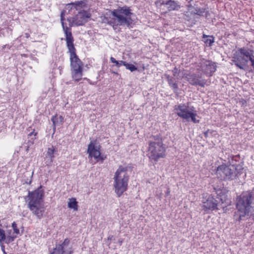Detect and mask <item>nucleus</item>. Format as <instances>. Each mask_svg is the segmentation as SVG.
<instances>
[{"label":"nucleus","instance_id":"1","mask_svg":"<svg viewBox=\"0 0 254 254\" xmlns=\"http://www.w3.org/2000/svg\"><path fill=\"white\" fill-rule=\"evenodd\" d=\"M134 15L130 7L125 5L110 11V14H106L102 17V22L111 26L116 30L119 26L131 27L134 20L131 17Z\"/></svg>","mask_w":254,"mask_h":254},{"label":"nucleus","instance_id":"2","mask_svg":"<svg viewBox=\"0 0 254 254\" xmlns=\"http://www.w3.org/2000/svg\"><path fill=\"white\" fill-rule=\"evenodd\" d=\"M254 204V189L249 191L243 192L236 199L237 211L235 212L234 219L240 222L248 216Z\"/></svg>","mask_w":254,"mask_h":254},{"label":"nucleus","instance_id":"3","mask_svg":"<svg viewBox=\"0 0 254 254\" xmlns=\"http://www.w3.org/2000/svg\"><path fill=\"white\" fill-rule=\"evenodd\" d=\"M44 191L40 186L34 191H28V196L25 198L28 207L36 217L41 219L43 217L45 208L43 204Z\"/></svg>","mask_w":254,"mask_h":254},{"label":"nucleus","instance_id":"4","mask_svg":"<svg viewBox=\"0 0 254 254\" xmlns=\"http://www.w3.org/2000/svg\"><path fill=\"white\" fill-rule=\"evenodd\" d=\"M65 41L69 53L71 76L74 81L78 82L83 76V63L76 54V50L74 45V38Z\"/></svg>","mask_w":254,"mask_h":254},{"label":"nucleus","instance_id":"5","mask_svg":"<svg viewBox=\"0 0 254 254\" xmlns=\"http://www.w3.org/2000/svg\"><path fill=\"white\" fill-rule=\"evenodd\" d=\"M243 172V168L240 164H222L217 167L216 175L221 180H234L238 178Z\"/></svg>","mask_w":254,"mask_h":254},{"label":"nucleus","instance_id":"6","mask_svg":"<svg viewBox=\"0 0 254 254\" xmlns=\"http://www.w3.org/2000/svg\"><path fill=\"white\" fill-rule=\"evenodd\" d=\"M127 170V167L120 166L113 178L115 192L119 197L127 189L129 180Z\"/></svg>","mask_w":254,"mask_h":254},{"label":"nucleus","instance_id":"7","mask_svg":"<svg viewBox=\"0 0 254 254\" xmlns=\"http://www.w3.org/2000/svg\"><path fill=\"white\" fill-rule=\"evenodd\" d=\"M174 110L179 117L186 121L189 122L190 120L193 123L199 122V121L196 119L197 111L195 108L193 106L190 105L189 102L175 105Z\"/></svg>","mask_w":254,"mask_h":254},{"label":"nucleus","instance_id":"8","mask_svg":"<svg viewBox=\"0 0 254 254\" xmlns=\"http://www.w3.org/2000/svg\"><path fill=\"white\" fill-rule=\"evenodd\" d=\"M147 156L150 161L156 163L166 156V148L163 142H148Z\"/></svg>","mask_w":254,"mask_h":254},{"label":"nucleus","instance_id":"9","mask_svg":"<svg viewBox=\"0 0 254 254\" xmlns=\"http://www.w3.org/2000/svg\"><path fill=\"white\" fill-rule=\"evenodd\" d=\"M197 66V70L201 71L208 77L212 76L217 68L215 63L204 59L200 60Z\"/></svg>","mask_w":254,"mask_h":254},{"label":"nucleus","instance_id":"10","mask_svg":"<svg viewBox=\"0 0 254 254\" xmlns=\"http://www.w3.org/2000/svg\"><path fill=\"white\" fill-rule=\"evenodd\" d=\"M91 17L90 13L87 10H81L74 17L68 18L69 26L71 28L73 26L82 25L87 21V19Z\"/></svg>","mask_w":254,"mask_h":254},{"label":"nucleus","instance_id":"11","mask_svg":"<svg viewBox=\"0 0 254 254\" xmlns=\"http://www.w3.org/2000/svg\"><path fill=\"white\" fill-rule=\"evenodd\" d=\"M87 153L89 157L94 158L96 162L103 163L106 159V156L102 155L100 152V146H95V141H91L88 145Z\"/></svg>","mask_w":254,"mask_h":254},{"label":"nucleus","instance_id":"12","mask_svg":"<svg viewBox=\"0 0 254 254\" xmlns=\"http://www.w3.org/2000/svg\"><path fill=\"white\" fill-rule=\"evenodd\" d=\"M186 77L187 81L191 85H199L202 87H204L206 84V80L205 79H201V76L200 74L190 73L187 74Z\"/></svg>","mask_w":254,"mask_h":254},{"label":"nucleus","instance_id":"13","mask_svg":"<svg viewBox=\"0 0 254 254\" xmlns=\"http://www.w3.org/2000/svg\"><path fill=\"white\" fill-rule=\"evenodd\" d=\"M202 203V207L205 210L218 209L217 206L219 205L218 200L213 196H209L206 200H203Z\"/></svg>","mask_w":254,"mask_h":254},{"label":"nucleus","instance_id":"14","mask_svg":"<svg viewBox=\"0 0 254 254\" xmlns=\"http://www.w3.org/2000/svg\"><path fill=\"white\" fill-rule=\"evenodd\" d=\"M234 58L235 65L240 69H244L248 62V59L241 55L238 50L236 52Z\"/></svg>","mask_w":254,"mask_h":254},{"label":"nucleus","instance_id":"15","mask_svg":"<svg viewBox=\"0 0 254 254\" xmlns=\"http://www.w3.org/2000/svg\"><path fill=\"white\" fill-rule=\"evenodd\" d=\"M216 199L218 200L219 205L225 203V206L228 205L230 201L228 199L225 190H218L216 191Z\"/></svg>","mask_w":254,"mask_h":254},{"label":"nucleus","instance_id":"16","mask_svg":"<svg viewBox=\"0 0 254 254\" xmlns=\"http://www.w3.org/2000/svg\"><path fill=\"white\" fill-rule=\"evenodd\" d=\"M64 11H62L61 13V21L62 23V25L63 27V29L65 35V40H67L68 39H70L72 38H73L72 33H71V30L70 27H67L66 23L64 22Z\"/></svg>","mask_w":254,"mask_h":254},{"label":"nucleus","instance_id":"17","mask_svg":"<svg viewBox=\"0 0 254 254\" xmlns=\"http://www.w3.org/2000/svg\"><path fill=\"white\" fill-rule=\"evenodd\" d=\"M164 76L167 79L168 83L170 87L174 90V93L177 92L179 89L178 80L179 78L175 76H171L167 73H165L164 74Z\"/></svg>","mask_w":254,"mask_h":254},{"label":"nucleus","instance_id":"18","mask_svg":"<svg viewBox=\"0 0 254 254\" xmlns=\"http://www.w3.org/2000/svg\"><path fill=\"white\" fill-rule=\"evenodd\" d=\"M167 5L168 10L170 11H178L181 8V5L179 2L173 0H168L166 1H163L161 3V5Z\"/></svg>","mask_w":254,"mask_h":254},{"label":"nucleus","instance_id":"19","mask_svg":"<svg viewBox=\"0 0 254 254\" xmlns=\"http://www.w3.org/2000/svg\"><path fill=\"white\" fill-rule=\"evenodd\" d=\"M69 243V239L66 238L62 244L56 245V247L64 254H68L70 252H71L72 254L73 253V251H72L71 248H68Z\"/></svg>","mask_w":254,"mask_h":254},{"label":"nucleus","instance_id":"20","mask_svg":"<svg viewBox=\"0 0 254 254\" xmlns=\"http://www.w3.org/2000/svg\"><path fill=\"white\" fill-rule=\"evenodd\" d=\"M86 5V3L84 0L76 1L67 4V6L70 8V9L74 8L77 10L85 7Z\"/></svg>","mask_w":254,"mask_h":254},{"label":"nucleus","instance_id":"21","mask_svg":"<svg viewBox=\"0 0 254 254\" xmlns=\"http://www.w3.org/2000/svg\"><path fill=\"white\" fill-rule=\"evenodd\" d=\"M239 51L241 55H242L248 61H250L251 58H253V51L251 50L248 48H242L238 50Z\"/></svg>","mask_w":254,"mask_h":254},{"label":"nucleus","instance_id":"22","mask_svg":"<svg viewBox=\"0 0 254 254\" xmlns=\"http://www.w3.org/2000/svg\"><path fill=\"white\" fill-rule=\"evenodd\" d=\"M64 118L62 116L58 117L57 115L53 116L51 118V121L53 123V129L54 132L56 130V126L60 123L64 122Z\"/></svg>","mask_w":254,"mask_h":254},{"label":"nucleus","instance_id":"23","mask_svg":"<svg viewBox=\"0 0 254 254\" xmlns=\"http://www.w3.org/2000/svg\"><path fill=\"white\" fill-rule=\"evenodd\" d=\"M194 14H196L199 15L200 16H205L206 18H208L209 16V12L208 11L206 10V9L204 8H196L193 11Z\"/></svg>","mask_w":254,"mask_h":254},{"label":"nucleus","instance_id":"24","mask_svg":"<svg viewBox=\"0 0 254 254\" xmlns=\"http://www.w3.org/2000/svg\"><path fill=\"white\" fill-rule=\"evenodd\" d=\"M78 202L74 197H72L69 199L67 206L70 209H73L74 210L77 211L78 210Z\"/></svg>","mask_w":254,"mask_h":254},{"label":"nucleus","instance_id":"25","mask_svg":"<svg viewBox=\"0 0 254 254\" xmlns=\"http://www.w3.org/2000/svg\"><path fill=\"white\" fill-rule=\"evenodd\" d=\"M203 41L206 45L210 46L214 42V37L213 36L203 35Z\"/></svg>","mask_w":254,"mask_h":254},{"label":"nucleus","instance_id":"26","mask_svg":"<svg viewBox=\"0 0 254 254\" xmlns=\"http://www.w3.org/2000/svg\"><path fill=\"white\" fill-rule=\"evenodd\" d=\"M38 132L35 131V129H33V130L30 132L28 134V137L29 138V140H28V143L30 144H33L35 140L37 138V135Z\"/></svg>","mask_w":254,"mask_h":254},{"label":"nucleus","instance_id":"27","mask_svg":"<svg viewBox=\"0 0 254 254\" xmlns=\"http://www.w3.org/2000/svg\"><path fill=\"white\" fill-rule=\"evenodd\" d=\"M228 163L229 164H237V162H239L240 160V156L239 155H231L228 157Z\"/></svg>","mask_w":254,"mask_h":254},{"label":"nucleus","instance_id":"28","mask_svg":"<svg viewBox=\"0 0 254 254\" xmlns=\"http://www.w3.org/2000/svg\"><path fill=\"white\" fill-rule=\"evenodd\" d=\"M56 152V149L53 146L48 149L47 152V156L50 158L51 161H53L54 158V153Z\"/></svg>","mask_w":254,"mask_h":254},{"label":"nucleus","instance_id":"29","mask_svg":"<svg viewBox=\"0 0 254 254\" xmlns=\"http://www.w3.org/2000/svg\"><path fill=\"white\" fill-rule=\"evenodd\" d=\"M151 139V140L149 141V142H163L162 139L160 135L157 134L155 135H152L150 137Z\"/></svg>","mask_w":254,"mask_h":254},{"label":"nucleus","instance_id":"30","mask_svg":"<svg viewBox=\"0 0 254 254\" xmlns=\"http://www.w3.org/2000/svg\"><path fill=\"white\" fill-rule=\"evenodd\" d=\"M125 66L127 69L129 70L130 71L132 72L136 70H137V67L132 64H128L126 63L125 64Z\"/></svg>","mask_w":254,"mask_h":254},{"label":"nucleus","instance_id":"31","mask_svg":"<svg viewBox=\"0 0 254 254\" xmlns=\"http://www.w3.org/2000/svg\"><path fill=\"white\" fill-rule=\"evenodd\" d=\"M11 227L13 230V233L17 235L19 234L20 231L19 229L17 228V224L15 222H13L12 223Z\"/></svg>","mask_w":254,"mask_h":254},{"label":"nucleus","instance_id":"32","mask_svg":"<svg viewBox=\"0 0 254 254\" xmlns=\"http://www.w3.org/2000/svg\"><path fill=\"white\" fill-rule=\"evenodd\" d=\"M6 239L5 234L4 231L0 229V242H3Z\"/></svg>","mask_w":254,"mask_h":254},{"label":"nucleus","instance_id":"33","mask_svg":"<svg viewBox=\"0 0 254 254\" xmlns=\"http://www.w3.org/2000/svg\"><path fill=\"white\" fill-rule=\"evenodd\" d=\"M213 132H214V130L208 129L204 132V136L205 138L210 137L212 136Z\"/></svg>","mask_w":254,"mask_h":254},{"label":"nucleus","instance_id":"34","mask_svg":"<svg viewBox=\"0 0 254 254\" xmlns=\"http://www.w3.org/2000/svg\"><path fill=\"white\" fill-rule=\"evenodd\" d=\"M173 73V76L178 77V75L179 74L180 72V70L177 67H175L174 69L172 70Z\"/></svg>","mask_w":254,"mask_h":254},{"label":"nucleus","instance_id":"35","mask_svg":"<svg viewBox=\"0 0 254 254\" xmlns=\"http://www.w3.org/2000/svg\"><path fill=\"white\" fill-rule=\"evenodd\" d=\"M126 63V62L123 61H117V63H116V65L118 67H120L122 65L125 66Z\"/></svg>","mask_w":254,"mask_h":254},{"label":"nucleus","instance_id":"36","mask_svg":"<svg viewBox=\"0 0 254 254\" xmlns=\"http://www.w3.org/2000/svg\"><path fill=\"white\" fill-rule=\"evenodd\" d=\"M33 172L32 173V174L30 176V179H27L26 180H23V184H28V185H30L32 183V178L33 177Z\"/></svg>","mask_w":254,"mask_h":254},{"label":"nucleus","instance_id":"37","mask_svg":"<svg viewBox=\"0 0 254 254\" xmlns=\"http://www.w3.org/2000/svg\"><path fill=\"white\" fill-rule=\"evenodd\" d=\"M16 238V236H8L7 237L6 240V243H9L10 242H13L15 238Z\"/></svg>","mask_w":254,"mask_h":254},{"label":"nucleus","instance_id":"38","mask_svg":"<svg viewBox=\"0 0 254 254\" xmlns=\"http://www.w3.org/2000/svg\"><path fill=\"white\" fill-rule=\"evenodd\" d=\"M239 103L242 106H246L247 101L245 99L241 98L239 99Z\"/></svg>","mask_w":254,"mask_h":254},{"label":"nucleus","instance_id":"39","mask_svg":"<svg viewBox=\"0 0 254 254\" xmlns=\"http://www.w3.org/2000/svg\"><path fill=\"white\" fill-rule=\"evenodd\" d=\"M110 61L112 63H114L116 64V63H117V61L113 57H111L110 58Z\"/></svg>","mask_w":254,"mask_h":254},{"label":"nucleus","instance_id":"40","mask_svg":"<svg viewBox=\"0 0 254 254\" xmlns=\"http://www.w3.org/2000/svg\"><path fill=\"white\" fill-rule=\"evenodd\" d=\"M170 190L169 188H168L165 192L166 196H168L170 194Z\"/></svg>","mask_w":254,"mask_h":254},{"label":"nucleus","instance_id":"41","mask_svg":"<svg viewBox=\"0 0 254 254\" xmlns=\"http://www.w3.org/2000/svg\"><path fill=\"white\" fill-rule=\"evenodd\" d=\"M250 61L251 62L252 66L254 68V59H253V58H251Z\"/></svg>","mask_w":254,"mask_h":254},{"label":"nucleus","instance_id":"42","mask_svg":"<svg viewBox=\"0 0 254 254\" xmlns=\"http://www.w3.org/2000/svg\"><path fill=\"white\" fill-rule=\"evenodd\" d=\"M24 36L26 38H28L30 37V34L28 33H25L24 34Z\"/></svg>","mask_w":254,"mask_h":254},{"label":"nucleus","instance_id":"43","mask_svg":"<svg viewBox=\"0 0 254 254\" xmlns=\"http://www.w3.org/2000/svg\"><path fill=\"white\" fill-rule=\"evenodd\" d=\"M123 240H122V239H120L118 241V243L119 244H120V246H121L123 244Z\"/></svg>","mask_w":254,"mask_h":254},{"label":"nucleus","instance_id":"44","mask_svg":"<svg viewBox=\"0 0 254 254\" xmlns=\"http://www.w3.org/2000/svg\"><path fill=\"white\" fill-rule=\"evenodd\" d=\"M86 79H87L89 83L90 84H93V83H92V82L90 81V80L89 79H87V78H85Z\"/></svg>","mask_w":254,"mask_h":254},{"label":"nucleus","instance_id":"45","mask_svg":"<svg viewBox=\"0 0 254 254\" xmlns=\"http://www.w3.org/2000/svg\"><path fill=\"white\" fill-rule=\"evenodd\" d=\"M3 251L4 254H6V253H5L4 250H3Z\"/></svg>","mask_w":254,"mask_h":254}]
</instances>
